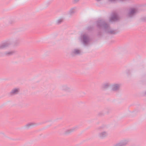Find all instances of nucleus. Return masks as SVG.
Wrapping results in <instances>:
<instances>
[{
    "label": "nucleus",
    "mask_w": 146,
    "mask_h": 146,
    "mask_svg": "<svg viewBox=\"0 0 146 146\" xmlns=\"http://www.w3.org/2000/svg\"><path fill=\"white\" fill-rule=\"evenodd\" d=\"M13 53V52H7L5 53V55H6L8 56L12 54Z\"/></svg>",
    "instance_id": "1"
},
{
    "label": "nucleus",
    "mask_w": 146,
    "mask_h": 146,
    "mask_svg": "<svg viewBox=\"0 0 146 146\" xmlns=\"http://www.w3.org/2000/svg\"><path fill=\"white\" fill-rule=\"evenodd\" d=\"M135 10L134 9H133V10H132V11H131V13H133L134 12V11H135Z\"/></svg>",
    "instance_id": "6"
},
{
    "label": "nucleus",
    "mask_w": 146,
    "mask_h": 146,
    "mask_svg": "<svg viewBox=\"0 0 146 146\" xmlns=\"http://www.w3.org/2000/svg\"><path fill=\"white\" fill-rule=\"evenodd\" d=\"M103 134H105V133H102V134H101V136L102 137H104V135H103Z\"/></svg>",
    "instance_id": "5"
},
{
    "label": "nucleus",
    "mask_w": 146,
    "mask_h": 146,
    "mask_svg": "<svg viewBox=\"0 0 146 146\" xmlns=\"http://www.w3.org/2000/svg\"><path fill=\"white\" fill-rule=\"evenodd\" d=\"M18 92V90L17 89H15L12 91V93L13 94H16Z\"/></svg>",
    "instance_id": "2"
},
{
    "label": "nucleus",
    "mask_w": 146,
    "mask_h": 146,
    "mask_svg": "<svg viewBox=\"0 0 146 146\" xmlns=\"http://www.w3.org/2000/svg\"><path fill=\"white\" fill-rule=\"evenodd\" d=\"M118 86L117 85H115L113 86V89L114 90H116L118 88Z\"/></svg>",
    "instance_id": "3"
},
{
    "label": "nucleus",
    "mask_w": 146,
    "mask_h": 146,
    "mask_svg": "<svg viewBox=\"0 0 146 146\" xmlns=\"http://www.w3.org/2000/svg\"><path fill=\"white\" fill-rule=\"evenodd\" d=\"M80 51L79 50H76L74 51V53L76 54H78L79 53Z\"/></svg>",
    "instance_id": "4"
}]
</instances>
